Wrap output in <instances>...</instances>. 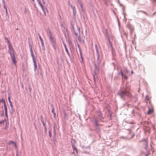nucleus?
<instances>
[{
    "instance_id": "nucleus-19",
    "label": "nucleus",
    "mask_w": 156,
    "mask_h": 156,
    "mask_svg": "<svg viewBox=\"0 0 156 156\" xmlns=\"http://www.w3.org/2000/svg\"><path fill=\"white\" fill-rule=\"evenodd\" d=\"M80 6L81 7L82 9H83V5L81 3H80Z\"/></svg>"
},
{
    "instance_id": "nucleus-14",
    "label": "nucleus",
    "mask_w": 156,
    "mask_h": 156,
    "mask_svg": "<svg viewBox=\"0 0 156 156\" xmlns=\"http://www.w3.org/2000/svg\"><path fill=\"white\" fill-rule=\"evenodd\" d=\"M71 7L72 8L73 10V12L74 14H75L76 12V9L72 5L71 6Z\"/></svg>"
},
{
    "instance_id": "nucleus-21",
    "label": "nucleus",
    "mask_w": 156,
    "mask_h": 156,
    "mask_svg": "<svg viewBox=\"0 0 156 156\" xmlns=\"http://www.w3.org/2000/svg\"><path fill=\"white\" fill-rule=\"evenodd\" d=\"M127 27L129 28L130 29L131 28V29H132V27L130 26H129H129L128 25Z\"/></svg>"
},
{
    "instance_id": "nucleus-10",
    "label": "nucleus",
    "mask_w": 156,
    "mask_h": 156,
    "mask_svg": "<svg viewBox=\"0 0 156 156\" xmlns=\"http://www.w3.org/2000/svg\"><path fill=\"white\" fill-rule=\"evenodd\" d=\"M34 70H35L37 68V64L35 60H34Z\"/></svg>"
},
{
    "instance_id": "nucleus-17",
    "label": "nucleus",
    "mask_w": 156,
    "mask_h": 156,
    "mask_svg": "<svg viewBox=\"0 0 156 156\" xmlns=\"http://www.w3.org/2000/svg\"><path fill=\"white\" fill-rule=\"evenodd\" d=\"M1 100V101L2 102H3L4 104H5V100H4L2 99V100Z\"/></svg>"
},
{
    "instance_id": "nucleus-32",
    "label": "nucleus",
    "mask_w": 156,
    "mask_h": 156,
    "mask_svg": "<svg viewBox=\"0 0 156 156\" xmlns=\"http://www.w3.org/2000/svg\"><path fill=\"white\" fill-rule=\"evenodd\" d=\"M53 113V114H54V116H55V115H56V114H55V112Z\"/></svg>"
},
{
    "instance_id": "nucleus-38",
    "label": "nucleus",
    "mask_w": 156,
    "mask_h": 156,
    "mask_svg": "<svg viewBox=\"0 0 156 156\" xmlns=\"http://www.w3.org/2000/svg\"><path fill=\"white\" fill-rule=\"evenodd\" d=\"M1 102V100H0V102Z\"/></svg>"
},
{
    "instance_id": "nucleus-24",
    "label": "nucleus",
    "mask_w": 156,
    "mask_h": 156,
    "mask_svg": "<svg viewBox=\"0 0 156 156\" xmlns=\"http://www.w3.org/2000/svg\"><path fill=\"white\" fill-rule=\"evenodd\" d=\"M65 48H66V52L68 53V50H67V48L66 47Z\"/></svg>"
},
{
    "instance_id": "nucleus-37",
    "label": "nucleus",
    "mask_w": 156,
    "mask_h": 156,
    "mask_svg": "<svg viewBox=\"0 0 156 156\" xmlns=\"http://www.w3.org/2000/svg\"><path fill=\"white\" fill-rule=\"evenodd\" d=\"M131 73H132V74L133 73V72H132H132H131Z\"/></svg>"
},
{
    "instance_id": "nucleus-31",
    "label": "nucleus",
    "mask_w": 156,
    "mask_h": 156,
    "mask_svg": "<svg viewBox=\"0 0 156 156\" xmlns=\"http://www.w3.org/2000/svg\"><path fill=\"white\" fill-rule=\"evenodd\" d=\"M4 8H5V9H6V8H7L6 7L5 5H4Z\"/></svg>"
},
{
    "instance_id": "nucleus-27",
    "label": "nucleus",
    "mask_w": 156,
    "mask_h": 156,
    "mask_svg": "<svg viewBox=\"0 0 156 156\" xmlns=\"http://www.w3.org/2000/svg\"><path fill=\"white\" fill-rule=\"evenodd\" d=\"M5 12H6V14L7 13V8H6V9H5Z\"/></svg>"
},
{
    "instance_id": "nucleus-6",
    "label": "nucleus",
    "mask_w": 156,
    "mask_h": 156,
    "mask_svg": "<svg viewBox=\"0 0 156 156\" xmlns=\"http://www.w3.org/2000/svg\"><path fill=\"white\" fill-rule=\"evenodd\" d=\"M154 112V109L153 108H149L147 112V114L148 115L151 114V113Z\"/></svg>"
},
{
    "instance_id": "nucleus-34",
    "label": "nucleus",
    "mask_w": 156,
    "mask_h": 156,
    "mask_svg": "<svg viewBox=\"0 0 156 156\" xmlns=\"http://www.w3.org/2000/svg\"><path fill=\"white\" fill-rule=\"evenodd\" d=\"M132 43L133 44H134L133 43V41H132Z\"/></svg>"
},
{
    "instance_id": "nucleus-28",
    "label": "nucleus",
    "mask_w": 156,
    "mask_h": 156,
    "mask_svg": "<svg viewBox=\"0 0 156 156\" xmlns=\"http://www.w3.org/2000/svg\"><path fill=\"white\" fill-rule=\"evenodd\" d=\"M42 1L43 4H45V2H44V0H42Z\"/></svg>"
},
{
    "instance_id": "nucleus-22",
    "label": "nucleus",
    "mask_w": 156,
    "mask_h": 156,
    "mask_svg": "<svg viewBox=\"0 0 156 156\" xmlns=\"http://www.w3.org/2000/svg\"><path fill=\"white\" fill-rule=\"evenodd\" d=\"M14 146L16 148H17V146H16V144L15 143H14Z\"/></svg>"
},
{
    "instance_id": "nucleus-35",
    "label": "nucleus",
    "mask_w": 156,
    "mask_h": 156,
    "mask_svg": "<svg viewBox=\"0 0 156 156\" xmlns=\"http://www.w3.org/2000/svg\"><path fill=\"white\" fill-rule=\"evenodd\" d=\"M74 149H75V150H76V151H77V150H76V148H74Z\"/></svg>"
},
{
    "instance_id": "nucleus-9",
    "label": "nucleus",
    "mask_w": 156,
    "mask_h": 156,
    "mask_svg": "<svg viewBox=\"0 0 156 156\" xmlns=\"http://www.w3.org/2000/svg\"><path fill=\"white\" fill-rule=\"evenodd\" d=\"M47 34H48V36H49L50 39H51V38H53V37L52 36L51 33V32H50V31H49L48 32Z\"/></svg>"
},
{
    "instance_id": "nucleus-3",
    "label": "nucleus",
    "mask_w": 156,
    "mask_h": 156,
    "mask_svg": "<svg viewBox=\"0 0 156 156\" xmlns=\"http://www.w3.org/2000/svg\"><path fill=\"white\" fill-rule=\"evenodd\" d=\"M128 73V72L126 69H124V70L123 71V72L122 71H121V73L122 76V79H123V77L126 80L127 79L126 74Z\"/></svg>"
},
{
    "instance_id": "nucleus-8",
    "label": "nucleus",
    "mask_w": 156,
    "mask_h": 156,
    "mask_svg": "<svg viewBox=\"0 0 156 156\" xmlns=\"http://www.w3.org/2000/svg\"><path fill=\"white\" fill-rule=\"evenodd\" d=\"M143 129L145 133H149V128L145 126L143 128Z\"/></svg>"
},
{
    "instance_id": "nucleus-36",
    "label": "nucleus",
    "mask_w": 156,
    "mask_h": 156,
    "mask_svg": "<svg viewBox=\"0 0 156 156\" xmlns=\"http://www.w3.org/2000/svg\"><path fill=\"white\" fill-rule=\"evenodd\" d=\"M34 0H32V1L34 2Z\"/></svg>"
},
{
    "instance_id": "nucleus-15",
    "label": "nucleus",
    "mask_w": 156,
    "mask_h": 156,
    "mask_svg": "<svg viewBox=\"0 0 156 156\" xmlns=\"http://www.w3.org/2000/svg\"><path fill=\"white\" fill-rule=\"evenodd\" d=\"M31 55H32V56L33 59V61H34V60H35L34 59V54L33 53V51H32V53Z\"/></svg>"
},
{
    "instance_id": "nucleus-11",
    "label": "nucleus",
    "mask_w": 156,
    "mask_h": 156,
    "mask_svg": "<svg viewBox=\"0 0 156 156\" xmlns=\"http://www.w3.org/2000/svg\"><path fill=\"white\" fill-rule=\"evenodd\" d=\"M38 35L39 37V38L41 40V43L43 44H44L43 40V39H42V38H41V35H40L39 34H38Z\"/></svg>"
},
{
    "instance_id": "nucleus-18",
    "label": "nucleus",
    "mask_w": 156,
    "mask_h": 156,
    "mask_svg": "<svg viewBox=\"0 0 156 156\" xmlns=\"http://www.w3.org/2000/svg\"><path fill=\"white\" fill-rule=\"evenodd\" d=\"M15 142H14L13 141H10L9 142V144H14Z\"/></svg>"
},
{
    "instance_id": "nucleus-29",
    "label": "nucleus",
    "mask_w": 156,
    "mask_h": 156,
    "mask_svg": "<svg viewBox=\"0 0 156 156\" xmlns=\"http://www.w3.org/2000/svg\"><path fill=\"white\" fill-rule=\"evenodd\" d=\"M7 113H5V115L6 116H7Z\"/></svg>"
},
{
    "instance_id": "nucleus-16",
    "label": "nucleus",
    "mask_w": 156,
    "mask_h": 156,
    "mask_svg": "<svg viewBox=\"0 0 156 156\" xmlns=\"http://www.w3.org/2000/svg\"><path fill=\"white\" fill-rule=\"evenodd\" d=\"M42 122L44 125V126L45 127V129L46 130V127L45 126V124L44 122V121H42Z\"/></svg>"
},
{
    "instance_id": "nucleus-1",
    "label": "nucleus",
    "mask_w": 156,
    "mask_h": 156,
    "mask_svg": "<svg viewBox=\"0 0 156 156\" xmlns=\"http://www.w3.org/2000/svg\"><path fill=\"white\" fill-rule=\"evenodd\" d=\"M8 43L9 44L8 47L9 53L10 54L12 62L15 64H16V60L15 55L14 54V51L13 48L11 46V45L10 43V42L9 40L8 41Z\"/></svg>"
},
{
    "instance_id": "nucleus-7",
    "label": "nucleus",
    "mask_w": 156,
    "mask_h": 156,
    "mask_svg": "<svg viewBox=\"0 0 156 156\" xmlns=\"http://www.w3.org/2000/svg\"><path fill=\"white\" fill-rule=\"evenodd\" d=\"M38 3L39 5H40L41 7V8L42 10H43V11L44 12V13L45 15H46V13L43 7V5L41 4V2L40 1H38Z\"/></svg>"
},
{
    "instance_id": "nucleus-5",
    "label": "nucleus",
    "mask_w": 156,
    "mask_h": 156,
    "mask_svg": "<svg viewBox=\"0 0 156 156\" xmlns=\"http://www.w3.org/2000/svg\"><path fill=\"white\" fill-rule=\"evenodd\" d=\"M143 144L145 146H147L148 145V140L147 138H145V139L142 140Z\"/></svg>"
},
{
    "instance_id": "nucleus-26",
    "label": "nucleus",
    "mask_w": 156,
    "mask_h": 156,
    "mask_svg": "<svg viewBox=\"0 0 156 156\" xmlns=\"http://www.w3.org/2000/svg\"><path fill=\"white\" fill-rule=\"evenodd\" d=\"M51 112L53 113L55 112L54 111V108H53L52 109V110Z\"/></svg>"
},
{
    "instance_id": "nucleus-30",
    "label": "nucleus",
    "mask_w": 156,
    "mask_h": 156,
    "mask_svg": "<svg viewBox=\"0 0 156 156\" xmlns=\"http://www.w3.org/2000/svg\"><path fill=\"white\" fill-rule=\"evenodd\" d=\"M4 8H5V9H6V8H7L6 7L5 5H4Z\"/></svg>"
},
{
    "instance_id": "nucleus-13",
    "label": "nucleus",
    "mask_w": 156,
    "mask_h": 156,
    "mask_svg": "<svg viewBox=\"0 0 156 156\" xmlns=\"http://www.w3.org/2000/svg\"><path fill=\"white\" fill-rule=\"evenodd\" d=\"M4 108L5 110V113H7V108L5 103L4 105Z\"/></svg>"
},
{
    "instance_id": "nucleus-12",
    "label": "nucleus",
    "mask_w": 156,
    "mask_h": 156,
    "mask_svg": "<svg viewBox=\"0 0 156 156\" xmlns=\"http://www.w3.org/2000/svg\"><path fill=\"white\" fill-rule=\"evenodd\" d=\"M146 99L147 100H148L150 103H151V101L150 100L151 98H150L148 96H146Z\"/></svg>"
},
{
    "instance_id": "nucleus-23",
    "label": "nucleus",
    "mask_w": 156,
    "mask_h": 156,
    "mask_svg": "<svg viewBox=\"0 0 156 156\" xmlns=\"http://www.w3.org/2000/svg\"><path fill=\"white\" fill-rule=\"evenodd\" d=\"M8 100H9V102L10 103H11V101H10V97H8Z\"/></svg>"
},
{
    "instance_id": "nucleus-25",
    "label": "nucleus",
    "mask_w": 156,
    "mask_h": 156,
    "mask_svg": "<svg viewBox=\"0 0 156 156\" xmlns=\"http://www.w3.org/2000/svg\"><path fill=\"white\" fill-rule=\"evenodd\" d=\"M4 122V121H0V124Z\"/></svg>"
},
{
    "instance_id": "nucleus-20",
    "label": "nucleus",
    "mask_w": 156,
    "mask_h": 156,
    "mask_svg": "<svg viewBox=\"0 0 156 156\" xmlns=\"http://www.w3.org/2000/svg\"><path fill=\"white\" fill-rule=\"evenodd\" d=\"M49 136L50 137L51 136V132L50 131H49Z\"/></svg>"
},
{
    "instance_id": "nucleus-33",
    "label": "nucleus",
    "mask_w": 156,
    "mask_h": 156,
    "mask_svg": "<svg viewBox=\"0 0 156 156\" xmlns=\"http://www.w3.org/2000/svg\"><path fill=\"white\" fill-rule=\"evenodd\" d=\"M153 2H156V0H153Z\"/></svg>"
},
{
    "instance_id": "nucleus-2",
    "label": "nucleus",
    "mask_w": 156,
    "mask_h": 156,
    "mask_svg": "<svg viewBox=\"0 0 156 156\" xmlns=\"http://www.w3.org/2000/svg\"><path fill=\"white\" fill-rule=\"evenodd\" d=\"M120 95L122 98H123L126 95L129 96L130 93L128 90L126 89L124 91H122L120 93Z\"/></svg>"
},
{
    "instance_id": "nucleus-4",
    "label": "nucleus",
    "mask_w": 156,
    "mask_h": 156,
    "mask_svg": "<svg viewBox=\"0 0 156 156\" xmlns=\"http://www.w3.org/2000/svg\"><path fill=\"white\" fill-rule=\"evenodd\" d=\"M50 40L51 42V44L53 46L54 49L56 50V43L55 41L53 39V38H51V39Z\"/></svg>"
}]
</instances>
